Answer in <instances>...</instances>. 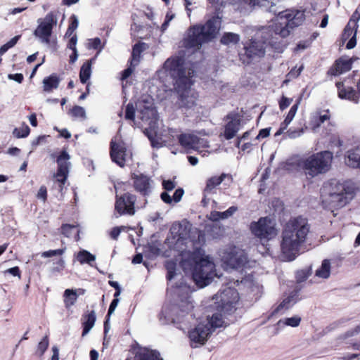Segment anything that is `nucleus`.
Here are the masks:
<instances>
[{
  "label": "nucleus",
  "mask_w": 360,
  "mask_h": 360,
  "mask_svg": "<svg viewBox=\"0 0 360 360\" xmlns=\"http://www.w3.org/2000/svg\"><path fill=\"white\" fill-rule=\"evenodd\" d=\"M310 231L306 218L297 217L290 219L283 227L281 233V252L285 261L294 260L304 246Z\"/></svg>",
  "instance_id": "nucleus-1"
},
{
  "label": "nucleus",
  "mask_w": 360,
  "mask_h": 360,
  "mask_svg": "<svg viewBox=\"0 0 360 360\" xmlns=\"http://www.w3.org/2000/svg\"><path fill=\"white\" fill-rule=\"evenodd\" d=\"M181 266L184 271H191L195 284L200 288L208 285L212 279L219 276L212 259L200 248L193 252H184Z\"/></svg>",
  "instance_id": "nucleus-2"
},
{
  "label": "nucleus",
  "mask_w": 360,
  "mask_h": 360,
  "mask_svg": "<svg viewBox=\"0 0 360 360\" xmlns=\"http://www.w3.org/2000/svg\"><path fill=\"white\" fill-rule=\"evenodd\" d=\"M333 158V155L331 152L324 150L307 158H292L288 165L295 166L297 170L303 172L307 179H312L328 172L331 167Z\"/></svg>",
  "instance_id": "nucleus-3"
},
{
  "label": "nucleus",
  "mask_w": 360,
  "mask_h": 360,
  "mask_svg": "<svg viewBox=\"0 0 360 360\" xmlns=\"http://www.w3.org/2000/svg\"><path fill=\"white\" fill-rule=\"evenodd\" d=\"M355 195V187L352 182L340 183L335 180L326 184L321 188L324 207L331 211L347 205Z\"/></svg>",
  "instance_id": "nucleus-4"
},
{
  "label": "nucleus",
  "mask_w": 360,
  "mask_h": 360,
  "mask_svg": "<svg viewBox=\"0 0 360 360\" xmlns=\"http://www.w3.org/2000/svg\"><path fill=\"white\" fill-rule=\"evenodd\" d=\"M137 119L141 122L135 120V108L132 103H128L125 110V119L131 120L134 125L139 127L148 126L146 129L158 128V113L154 106L153 99L147 97L139 100L136 103Z\"/></svg>",
  "instance_id": "nucleus-5"
},
{
  "label": "nucleus",
  "mask_w": 360,
  "mask_h": 360,
  "mask_svg": "<svg viewBox=\"0 0 360 360\" xmlns=\"http://www.w3.org/2000/svg\"><path fill=\"white\" fill-rule=\"evenodd\" d=\"M184 60L181 57L174 56L167 59L162 69L158 72L160 79H163L164 76H168V91H172L171 84L174 87L178 84H188V81L194 75V71L186 69Z\"/></svg>",
  "instance_id": "nucleus-6"
},
{
  "label": "nucleus",
  "mask_w": 360,
  "mask_h": 360,
  "mask_svg": "<svg viewBox=\"0 0 360 360\" xmlns=\"http://www.w3.org/2000/svg\"><path fill=\"white\" fill-rule=\"evenodd\" d=\"M193 309V301L191 297H188L181 300L178 307L164 306L160 315V319L163 321V323L171 321L176 324L178 328L185 330L194 320L193 315L191 313Z\"/></svg>",
  "instance_id": "nucleus-7"
},
{
  "label": "nucleus",
  "mask_w": 360,
  "mask_h": 360,
  "mask_svg": "<svg viewBox=\"0 0 360 360\" xmlns=\"http://www.w3.org/2000/svg\"><path fill=\"white\" fill-rule=\"evenodd\" d=\"M221 21L218 18L208 20L203 25H194L190 28L185 46L198 49L203 43L216 37L219 32Z\"/></svg>",
  "instance_id": "nucleus-8"
},
{
  "label": "nucleus",
  "mask_w": 360,
  "mask_h": 360,
  "mask_svg": "<svg viewBox=\"0 0 360 360\" xmlns=\"http://www.w3.org/2000/svg\"><path fill=\"white\" fill-rule=\"evenodd\" d=\"M305 20L304 11L286 10L278 12L273 22L272 30L282 37L289 36L291 30L301 25Z\"/></svg>",
  "instance_id": "nucleus-9"
},
{
  "label": "nucleus",
  "mask_w": 360,
  "mask_h": 360,
  "mask_svg": "<svg viewBox=\"0 0 360 360\" xmlns=\"http://www.w3.org/2000/svg\"><path fill=\"white\" fill-rule=\"evenodd\" d=\"M239 293L233 288H226L216 294L212 300L219 311L224 314H231L236 309L239 302Z\"/></svg>",
  "instance_id": "nucleus-10"
},
{
  "label": "nucleus",
  "mask_w": 360,
  "mask_h": 360,
  "mask_svg": "<svg viewBox=\"0 0 360 360\" xmlns=\"http://www.w3.org/2000/svg\"><path fill=\"white\" fill-rule=\"evenodd\" d=\"M37 27L33 34L41 44H49L53 29L56 26L58 19L53 12H49L43 18H39L37 21Z\"/></svg>",
  "instance_id": "nucleus-11"
},
{
  "label": "nucleus",
  "mask_w": 360,
  "mask_h": 360,
  "mask_svg": "<svg viewBox=\"0 0 360 360\" xmlns=\"http://www.w3.org/2000/svg\"><path fill=\"white\" fill-rule=\"evenodd\" d=\"M220 256L225 266L229 269L240 268L247 262L245 252L235 246H230L222 250Z\"/></svg>",
  "instance_id": "nucleus-12"
},
{
  "label": "nucleus",
  "mask_w": 360,
  "mask_h": 360,
  "mask_svg": "<svg viewBox=\"0 0 360 360\" xmlns=\"http://www.w3.org/2000/svg\"><path fill=\"white\" fill-rule=\"evenodd\" d=\"M212 330L209 323L200 321L193 328L188 331L190 345L193 348H197L204 345L211 335Z\"/></svg>",
  "instance_id": "nucleus-13"
},
{
  "label": "nucleus",
  "mask_w": 360,
  "mask_h": 360,
  "mask_svg": "<svg viewBox=\"0 0 360 360\" xmlns=\"http://www.w3.org/2000/svg\"><path fill=\"white\" fill-rule=\"evenodd\" d=\"M192 84L193 82L191 79L188 81V84H178L174 87L179 96L178 105L179 108L188 109L195 105L198 94L191 88Z\"/></svg>",
  "instance_id": "nucleus-14"
},
{
  "label": "nucleus",
  "mask_w": 360,
  "mask_h": 360,
  "mask_svg": "<svg viewBox=\"0 0 360 360\" xmlns=\"http://www.w3.org/2000/svg\"><path fill=\"white\" fill-rule=\"evenodd\" d=\"M250 229L252 233L261 239H270L277 233L274 221L269 217H262L258 221L252 222Z\"/></svg>",
  "instance_id": "nucleus-15"
},
{
  "label": "nucleus",
  "mask_w": 360,
  "mask_h": 360,
  "mask_svg": "<svg viewBox=\"0 0 360 360\" xmlns=\"http://www.w3.org/2000/svg\"><path fill=\"white\" fill-rule=\"evenodd\" d=\"M225 179L229 183L233 181L231 174L222 173L220 176H213L208 178L206 181L205 187L203 189V198L202 203L203 206H207L212 197L217 194V186H219Z\"/></svg>",
  "instance_id": "nucleus-16"
},
{
  "label": "nucleus",
  "mask_w": 360,
  "mask_h": 360,
  "mask_svg": "<svg viewBox=\"0 0 360 360\" xmlns=\"http://www.w3.org/2000/svg\"><path fill=\"white\" fill-rule=\"evenodd\" d=\"M272 27L273 23L264 29L261 32V38L266 41L267 47L272 49L276 52L282 53L287 46L285 40V37H282L280 34H276Z\"/></svg>",
  "instance_id": "nucleus-17"
},
{
  "label": "nucleus",
  "mask_w": 360,
  "mask_h": 360,
  "mask_svg": "<svg viewBox=\"0 0 360 360\" xmlns=\"http://www.w3.org/2000/svg\"><path fill=\"white\" fill-rule=\"evenodd\" d=\"M136 201V197L133 194L127 193L120 197L117 195L115 205V210L120 215H134L135 213L134 205Z\"/></svg>",
  "instance_id": "nucleus-18"
},
{
  "label": "nucleus",
  "mask_w": 360,
  "mask_h": 360,
  "mask_svg": "<svg viewBox=\"0 0 360 360\" xmlns=\"http://www.w3.org/2000/svg\"><path fill=\"white\" fill-rule=\"evenodd\" d=\"M179 141L186 149L198 150L201 148L209 147L208 141L191 134H183L179 135Z\"/></svg>",
  "instance_id": "nucleus-19"
},
{
  "label": "nucleus",
  "mask_w": 360,
  "mask_h": 360,
  "mask_svg": "<svg viewBox=\"0 0 360 360\" xmlns=\"http://www.w3.org/2000/svg\"><path fill=\"white\" fill-rule=\"evenodd\" d=\"M69 159L70 155L65 150L61 152L60 155L57 159L58 168L56 174V178L57 181L60 183V185L59 186L60 190H62L63 185L65 184L68 174L69 173V166L70 165V162L68 161Z\"/></svg>",
  "instance_id": "nucleus-20"
},
{
  "label": "nucleus",
  "mask_w": 360,
  "mask_h": 360,
  "mask_svg": "<svg viewBox=\"0 0 360 360\" xmlns=\"http://www.w3.org/2000/svg\"><path fill=\"white\" fill-rule=\"evenodd\" d=\"M266 41L262 38V40L254 39L251 41L249 46H245V55L250 59H254L257 57H263L267 49Z\"/></svg>",
  "instance_id": "nucleus-21"
},
{
  "label": "nucleus",
  "mask_w": 360,
  "mask_h": 360,
  "mask_svg": "<svg viewBox=\"0 0 360 360\" xmlns=\"http://www.w3.org/2000/svg\"><path fill=\"white\" fill-rule=\"evenodd\" d=\"M191 225L188 221L175 222L170 229L171 233L176 238V243H183L189 238Z\"/></svg>",
  "instance_id": "nucleus-22"
},
{
  "label": "nucleus",
  "mask_w": 360,
  "mask_h": 360,
  "mask_svg": "<svg viewBox=\"0 0 360 360\" xmlns=\"http://www.w3.org/2000/svg\"><path fill=\"white\" fill-rule=\"evenodd\" d=\"M127 156V149L123 143H116L113 139L110 143V157L112 160L120 167H124Z\"/></svg>",
  "instance_id": "nucleus-23"
},
{
  "label": "nucleus",
  "mask_w": 360,
  "mask_h": 360,
  "mask_svg": "<svg viewBox=\"0 0 360 360\" xmlns=\"http://www.w3.org/2000/svg\"><path fill=\"white\" fill-rule=\"evenodd\" d=\"M135 190L142 195H150L153 190V181L146 175H135L133 177Z\"/></svg>",
  "instance_id": "nucleus-24"
},
{
  "label": "nucleus",
  "mask_w": 360,
  "mask_h": 360,
  "mask_svg": "<svg viewBox=\"0 0 360 360\" xmlns=\"http://www.w3.org/2000/svg\"><path fill=\"white\" fill-rule=\"evenodd\" d=\"M355 59L340 58L336 60L333 68L330 69L332 75H338L349 71L352 68V65Z\"/></svg>",
  "instance_id": "nucleus-25"
},
{
  "label": "nucleus",
  "mask_w": 360,
  "mask_h": 360,
  "mask_svg": "<svg viewBox=\"0 0 360 360\" xmlns=\"http://www.w3.org/2000/svg\"><path fill=\"white\" fill-rule=\"evenodd\" d=\"M134 360H163L156 350L144 347L139 349L134 356Z\"/></svg>",
  "instance_id": "nucleus-26"
},
{
  "label": "nucleus",
  "mask_w": 360,
  "mask_h": 360,
  "mask_svg": "<svg viewBox=\"0 0 360 360\" xmlns=\"http://www.w3.org/2000/svg\"><path fill=\"white\" fill-rule=\"evenodd\" d=\"M346 164L352 168L360 169V145L347 151Z\"/></svg>",
  "instance_id": "nucleus-27"
},
{
  "label": "nucleus",
  "mask_w": 360,
  "mask_h": 360,
  "mask_svg": "<svg viewBox=\"0 0 360 360\" xmlns=\"http://www.w3.org/2000/svg\"><path fill=\"white\" fill-rule=\"evenodd\" d=\"M241 121L239 119H233L229 122L224 129V136L226 139L229 140L233 138L240 130Z\"/></svg>",
  "instance_id": "nucleus-28"
},
{
  "label": "nucleus",
  "mask_w": 360,
  "mask_h": 360,
  "mask_svg": "<svg viewBox=\"0 0 360 360\" xmlns=\"http://www.w3.org/2000/svg\"><path fill=\"white\" fill-rule=\"evenodd\" d=\"M144 134L150 141L151 146L153 148H161L163 146L164 143L166 141L163 140L160 135L158 134L157 128L155 129H145Z\"/></svg>",
  "instance_id": "nucleus-29"
},
{
  "label": "nucleus",
  "mask_w": 360,
  "mask_h": 360,
  "mask_svg": "<svg viewBox=\"0 0 360 360\" xmlns=\"http://www.w3.org/2000/svg\"><path fill=\"white\" fill-rule=\"evenodd\" d=\"M358 27H349V23H347V26L344 30V32L342 34V38L344 40H347L350 38L349 41L347 44V49H353L356 44V35Z\"/></svg>",
  "instance_id": "nucleus-30"
},
{
  "label": "nucleus",
  "mask_w": 360,
  "mask_h": 360,
  "mask_svg": "<svg viewBox=\"0 0 360 360\" xmlns=\"http://www.w3.org/2000/svg\"><path fill=\"white\" fill-rule=\"evenodd\" d=\"M330 119L328 112H325L323 114L321 112H315L311 115L309 122V127L313 130L316 131L321 125L326 121Z\"/></svg>",
  "instance_id": "nucleus-31"
},
{
  "label": "nucleus",
  "mask_w": 360,
  "mask_h": 360,
  "mask_svg": "<svg viewBox=\"0 0 360 360\" xmlns=\"http://www.w3.org/2000/svg\"><path fill=\"white\" fill-rule=\"evenodd\" d=\"M60 79L56 74H52L49 77L44 78L43 90L45 92H51L53 89H56L60 84Z\"/></svg>",
  "instance_id": "nucleus-32"
},
{
  "label": "nucleus",
  "mask_w": 360,
  "mask_h": 360,
  "mask_svg": "<svg viewBox=\"0 0 360 360\" xmlns=\"http://www.w3.org/2000/svg\"><path fill=\"white\" fill-rule=\"evenodd\" d=\"M220 313L216 312L212 314L210 319L207 318L205 321H204L206 323L210 324V327H211V330H214L217 328H220L226 325V323L224 321L223 312L219 311Z\"/></svg>",
  "instance_id": "nucleus-33"
},
{
  "label": "nucleus",
  "mask_w": 360,
  "mask_h": 360,
  "mask_svg": "<svg viewBox=\"0 0 360 360\" xmlns=\"http://www.w3.org/2000/svg\"><path fill=\"white\" fill-rule=\"evenodd\" d=\"M237 210V207L231 206L224 212L212 211L210 214V219L213 221L226 219L232 216Z\"/></svg>",
  "instance_id": "nucleus-34"
},
{
  "label": "nucleus",
  "mask_w": 360,
  "mask_h": 360,
  "mask_svg": "<svg viewBox=\"0 0 360 360\" xmlns=\"http://www.w3.org/2000/svg\"><path fill=\"white\" fill-rule=\"evenodd\" d=\"M96 321V314L94 311H91L83 318V332L82 336L86 335L94 327Z\"/></svg>",
  "instance_id": "nucleus-35"
},
{
  "label": "nucleus",
  "mask_w": 360,
  "mask_h": 360,
  "mask_svg": "<svg viewBox=\"0 0 360 360\" xmlns=\"http://www.w3.org/2000/svg\"><path fill=\"white\" fill-rule=\"evenodd\" d=\"M145 43H138L134 46L131 53V65L136 67L139 64L140 61L141 54L143 51V50H145Z\"/></svg>",
  "instance_id": "nucleus-36"
},
{
  "label": "nucleus",
  "mask_w": 360,
  "mask_h": 360,
  "mask_svg": "<svg viewBox=\"0 0 360 360\" xmlns=\"http://www.w3.org/2000/svg\"><path fill=\"white\" fill-rule=\"evenodd\" d=\"M93 59L86 61L81 67L79 72V79L82 84H85L91 75V65Z\"/></svg>",
  "instance_id": "nucleus-37"
},
{
  "label": "nucleus",
  "mask_w": 360,
  "mask_h": 360,
  "mask_svg": "<svg viewBox=\"0 0 360 360\" xmlns=\"http://www.w3.org/2000/svg\"><path fill=\"white\" fill-rule=\"evenodd\" d=\"M76 258L81 264H88L91 266H92L91 262L96 260V256L85 250L78 252Z\"/></svg>",
  "instance_id": "nucleus-38"
},
{
  "label": "nucleus",
  "mask_w": 360,
  "mask_h": 360,
  "mask_svg": "<svg viewBox=\"0 0 360 360\" xmlns=\"http://www.w3.org/2000/svg\"><path fill=\"white\" fill-rule=\"evenodd\" d=\"M77 290L66 289L64 292V303L66 308H70L75 304L77 299Z\"/></svg>",
  "instance_id": "nucleus-39"
},
{
  "label": "nucleus",
  "mask_w": 360,
  "mask_h": 360,
  "mask_svg": "<svg viewBox=\"0 0 360 360\" xmlns=\"http://www.w3.org/2000/svg\"><path fill=\"white\" fill-rule=\"evenodd\" d=\"M330 274V262L328 259H324L322 262L321 266L316 271V276L322 278H328Z\"/></svg>",
  "instance_id": "nucleus-40"
},
{
  "label": "nucleus",
  "mask_w": 360,
  "mask_h": 360,
  "mask_svg": "<svg viewBox=\"0 0 360 360\" xmlns=\"http://www.w3.org/2000/svg\"><path fill=\"white\" fill-rule=\"evenodd\" d=\"M301 322V318L299 316H294L292 317L289 318H283L280 319L277 325L280 327L283 326H290V327H297Z\"/></svg>",
  "instance_id": "nucleus-41"
},
{
  "label": "nucleus",
  "mask_w": 360,
  "mask_h": 360,
  "mask_svg": "<svg viewBox=\"0 0 360 360\" xmlns=\"http://www.w3.org/2000/svg\"><path fill=\"white\" fill-rule=\"evenodd\" d=\"M297 301V294L292 293L285 298L283 302L278 305L276 310L278 311L283 309H288L294 305Z\"/></svg>",
  "instance_id": "nucleus-42"
},
{
  "label": "nucleus",
  "mask_w": 360,
  "mask_h": 360,
  "mask_svg": "<svg viewBox=\"0 0 360 360\" xmlns=\"http://www.w3.org/2000/svg\"><path fill=\"white\" fill-rule=\"evenodd\" d=\"M240 41V36L233 32H226L221 39V43L224 45L236 44Z\"/></svg>",
  "instance_id": "nucleus-43"
},
{
  "label": "nucleus",
  "mask_w": 360,
  "mask_h": 360,
  "mask_svg": "<svg viewBox=\"0 0 360 360\" xmlns=\"http://www.w3.org/2000/svg\"><path fill=\"white\" fill-rule=\"evenodd\" d=\"M299 104H300V101H297V103H295L290 108L285 119L283 122L284 123V128H287L288 126L289 125V124L292 122V120L295 117V116L297 113V109H298Z\"/></svg>",
  "instance_id": "nucleus-44"
},
{
  "label": "nucleus",
  "mask_w": 360,
  "mask_h": 360,
  "mask_svg": "<svg viewBox=\"0 0 360 360\" xmlns=\"http://www.w3.org/2000/svg\"><path fill=\"white\" fill-rule=\"evenodd\" d=\"M30 132V127L27 124H23L22 127L19 128H15L13 130V135L16 138H25L27 137Z\"/></svg>",
  "instance_id": "nucleus-45"
},
{
  "label": "nucleus",
  "mask_w": 360,
  "mask_h": 360,
  "mask_svg": "<svg viewBox=\"0 0 360 360\" xmlns=\"http://www.w3.org/2000/svg\"><path fill=\"white\" fill-rule=\"evenodd\" d=\"M304 132V128H290L286 132V136L291 139L300 137Z\"/></svg>",
  "instance_id": "nucleus-46"
},
{
  "label": "nucleus",
  "mask_w": 360,
  "mask_h": 360,
  "mask_svg": "<svg viewBox=\"0 0 360 360\" xmlns=\"http://www.w3.org/2000/svg\"><path fill=\"white\" fill-rule=\"evenodd\" d=\"M70 113L72 116L76 118H86V111L83 107L75 105L74 106L71 110Z\"/></svg>",
  "instance_id": "nucleus-47"
},
{
  "label": "nucleus",
  "mask_w": 360,
  "mask_h": 360,
  "mask_svg": "<svg viewBox=\"0 0 360 360\" xmlns=\"http://www.w3.org/2000/svg\"><path fill=\"white\" fill-rule=\"evenodd\" d=\"M165 266L167 270V279L169 281H170L176 275L175 271H176V264L174 261H168V262H167Z\"/></svg>",
  "instance_id": "nucleus-48"
},
{
  "label": "nucleus",
  "mask_w": 360,
  "mask_h": 360,
  "mask_svg": "<svg viewBox=\"0 0 360 360\" xmlns=\"http://www.w3.org/2000/svg\"><path fill=\"white\" fill-rule=\"evenodd\" d=\"M49 347V338L47 335L43 338V339L39 342L37 346V353L41 356H42L46 349Z\"/></svg>",
  "instance_id": "nucleus-49"
},
{
  "label": "nucleus",
  "mask_w": 360,
  "mask_h": 360,
  "mask_svg": "<svg viewBox=\"0 0 360 360\" xmlns=\"http://www.w3.org/2000/svg\"><path fill=\"white\" fill-rule=\"evenodd\" d=\"M65 249H57L53 250L45 251L41 253L43 257H50L56 255H62L65 252Z\"/></svg>",
  "instance_id": "nucleus-50"
},
{
  "label": "nucleus",
  "mask_w": 360,
  "mask_h": 360,
  "mask_svg": "<svg viewBox=\"0 0 360 360\" xmlns=\"http://www.w3.org/2000/svg\"><path fill=\"white\" fill-rule=\"evenodd\" d=\"M89 48L99 49V51H101L103 49V46H101V40L98 37L90 39L89 43Z\"/></svg>",
  "instance_id": "nucleus-51"
},
{
  "label": "nucleus",
  "mask_w": 360,
  "mask_h": 360,
  "mask_svg": "<svg viewBox=\"0 0 360 360\" xmlns=\"http://www.w3.org/2000/svg\"><path fill=\"white\" fill-rule=\"evenodd\" d=\"M76 226L70 224H63L61 227L62 233L66 237H70Z\"/></svg>",
  "instance_id": "nucleus-52"
},
{
  "label": "nucleus",
  "mask_w": 360,
  "mask_h": 360,
  "mask_svg": "<svg viewBox=\"0 0 360 360\" xmlns=\"http://www.w3.org/2000/svg\"><path fill=\"white\" fill-rule=\"evenodd\" d=\"M304 66L302 65L300 67L297 68L296 67L292 68L287 75V77L289 79L297 78L303 70Z\"/></svg>",
  "instance_id": "nucleus-53"
},
{
  "label": "nucleus",
  "mask_w": 360,
  "mask_h": 360,
  "mask_svg": "<svg viewBox=\"0 0 360 360\" xmlns=\"http://www.w3.org/2000/svg\"><path fill=\"white\" fill-rule=\"evenodd\" d=\"M360 20V13L359 11H355L352 14L349 21V27L352 25L353 27H358V22Z\"/></svg>",
  "instance_id": "nucleus-54"
},
{
  "label": "nucleus",
  "mask_w": 360,
  "mask_h": 360,
  "mask_svg": "<svg viewBox=\"0 0 360 360\" xmlns=\"http://www.w3.org/2000/svg\"><path fill=\"white\" fill-rule=\"evenodd\" d=\"M292 99L288 98L285 96H282L281 101H279V108L281 110L287 108L292 103Z\"/></svg>",
  "instance_id": "nucleus-55"
},
{
  "label": "nucleus",
  "mask_w": 360,
  "mask_h": 360,
  "mask_svg": "<svg viewBox=\"0 0 360 360\" xmlns=\"http://www.w3.org/2000/svg\"><path fill=\"white\" fill-rule=\"evenodd\" d=\"M174 18V14L167 13L165 16V22L161 26V31L164 32L168 27L170 21Z\"/></svg>",
  "instance_id": "nucleus-56"
},
{
  "label": "nucleus",
  "mask_w": 360,
  "mask_h": 360,
  "mask_svg": "<svg viewBox=\"0 0 360 360\" xmlns=\"http://www.w3.org/2000/svg\"><path fill=\"white\" fill-rule=\"evenodd\" d=\"M37 198H39V199L42 200L43 202H45L46 200V198H47V190H46V186H41L39 188V191H38V193L37 194Z\"/></svg>",
  "instance_id": "nucleus-57"
},
{
  "label": "nucleus",
  "mask_w": 360,
  "mask_h": 360,
  "mask_svg": "<svg viewBox=\"0 0 360 360\" xmlns=\"http://www.w3.org/2000/svg\"><path fill=\"white\" fill-rule=\"evenodd\" d=\"M77 43V36L76 34H75L70 39L67 46L68 49H71L72 51L77 50V47H76Z\"/></svg>",
  "instance_id": "nucleus-58"
},
{
  "label": "nucleus",
  "mask_w": 360,
  "mask_h": 360,
  "mask_svg": "<svg viewBox=\"0 0 360 360\" xmlns=\"http://www.w3.org/2000/svg\"><path fill=\"white\" fill-rule=\"evenodd\" d=\"M184 193V191L182 188L176 189L172 197L174 202H179L181 200Z\"/></svg>",
  "instance_id": "nucleus-59"
},
{
  "label": "nucleus",
  "mask_w": 360,
  "mask_h": 360,
  "mask_svg": "<svg viewBox=\"0 0 360 360\" xmlns=\"http://www.w3.org/2000/svg\"><path fill=\"white\" fill-rule=\"evenodd\" d=\"M7 274H10L13 276H18V278L20 277V271L18 266L10 268L4 271V275Z\"/></svg>",
  "instance_id": "nucleus-60"
},
{
  "label": "nucleus",
  "mask_w": 360,
  "mask_h": 360,
  "mask_svg": "<svg viewBox=\"0 0 360 360\" xmlns=\"http://www.w3.org/2000/svg\"><path fill=\"white\" fill-rule=\"evenodd\" d=\"M8 78L11 80H14L16 82L20 84L24 79V77H23L22 74H21V73H16V74H9L8 75Z\"/></svg>",
  "instance_id": "nucleus-61"
},
{
  "label": "nucleus",
  "mask_w": 360,
  "mask_h": 360,
  "mask_svg": "<svg viewBox=\"0 0 360 360\" xmlns=\"http://www.w3.org/2000/svg\"><path fill=\"white\" fill-rule=\"evenodd\" d=\"M118 303H119V300L117 298H115L111 302V303L110 304V307H109V309H108V312L107 316L110 317L113 314V312L115 311V310Z\"/></svg>",
  "instance_id": "nucleus-62"
},
{
  "label": "nucleus",
  "mask_w": 360,
  "mask_h": 360,
  "mask_svg": "<svg viewBox=\"0 0 360 360\" xmlns=\"http://www.w3.org/2000/svg\"><path fill=\"white\" fill-rule=\"evenodd\" d=\"M162 186L166 191H169L173 190L176 185L175 183L171 180H164L162 182Z\"/></svg>",
  "instance_id": "nucleus-63"
},
{
  "label": "nucleus",
  "mask_w": 360,
  "mask_h": 360,
  "mask_svg": "<svg viewBox=\"0 0 360 360\" xmlns=\"http://www.w3.org/2000/svg\"><path fill=\"white\" fill-rule=\"evenodd\" d=\"M134 69H135V67L130 65V66L128 68H127L126 70H124L123 71L122 79L124 80V79H127L132 74Z\"/></svg>",
  "instance_id": "nucleus-64"
}]
</instances>
